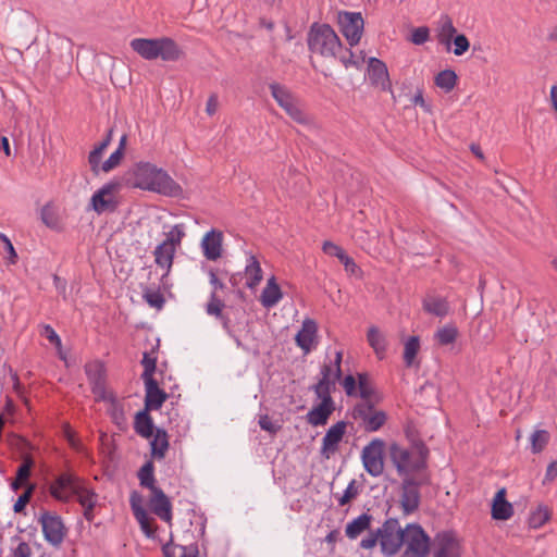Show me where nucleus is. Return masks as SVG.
<instances>
[{"label": "nucleus", "instance_id": "1", "mask_svg": "<svg viewBox=\"0 0 557 557\" xmlns=\"http://www.w3.org/2000/svg\"><path fill=\"white\" fill-rule=\"evenodd\" d=\"M134 186L166 197L183 198L184 190L166 171L150 162H138L133 169Z\"/></svg>", "mask_w": 557, "mask_h": 557}, {"label": "nucleus", "instance_id": "2", "mask_svg": "<svg viewBox=\"0 0 557 557\" xmlns=\"http://www.w3.org/2000/svg\"><path fill=\"white\" fill-rule=\"evenodd\" d=\"M129 46L143 59L148 61L160 58L165 62H175L183 55L181 47L170 37L134 38Z\"/></svg>", "mask_w": 557, "mask_h": 557}, {"label": "nucleus", "instance_id": "3", "mask_svg": "<svg viewBox=\"0 0 557 557\" xmlns=\"http://www.w3.org/2000/svg\"><path fill=\"white\" fill-rule=\"evenodd\" d=\"M391 459L399 475H410L426 467L429 449L422 442H417L411 449H407L396 443L389 447Z\"/></svg>", "mask_w": 557, "mask_h": 557}, {"label": "nucleus", "instance_id": "4", "mask_svg": "<svg viewBox=\"0 0 557 557\" xmlns=\"http://www.w3.org/2000/svg\"><path fill=\"white\" fill-rule=\"evenodd\" d=\"M308 48L312 53L324 58H336L342 50V42L329 24L313 23L308 33Z\"/></svg>", "mask_w": 557, "mask_h": 557}, {"label": "nucleus", "instance_id": "5", "mask_svg": "<svg viewBox=\"0 0 557 557\" xmlns=\"http://www.w3.org/2000/svg\"><path fill=\"white\" fill-rule=\"evenodd\" d=\"M430 484V478L425 473L418 476L406 475L400 485V507L405 516L418 510L421 503L420 487Z\"/></svg>", "mask_w": 557, "mask_h": 557}, {"label": "nucleus", "instance_id": "6", "mask_svg": "<svg viewBox=\"0 0 557 557\" xmlns=\"http://www.w3.org/2000/svg\"><path fill=\"white\" fill-rule=\"evenodd\" d=\"M431 539L418 523H409L405 528L403 545L406 546L403 557H428Z\"/></svg>", "mask_w": 557, "mask_h": 557}, {"label": "nucleus", "instance_id": "7", "mask_svg": "<svg viewBox=\"0 0 557 557\" xmlns=\"http://www.w3.org/2000/svg\"><path fill=\"white\" fill-rule=\"evenodd\" d=\"M269 89L276 103L290 119L300 124L308 122L307 115L299 107L297 98L286 86L278 83H271Z\"/></svg>", "mask_w": 557, "mask_h": 557}, {"label": "nucleus", "instance_id": "8", "mask_svg": "<svg viewBox=\"0 0 557 557\" xmlns=\"http://www.w3.org/2000/svg\"><path fill=\"white\" fill-rule=\"evenodd\" d=\"M377 530L382 552L387 556L395 555L404 543L405 529L400 528L397 519L389 518Z\"/></svg>", "mask_w": 557, "mask_h": 557}, {"label": "nucleus", "instance_id": "9", "mask_svg": "<svg viewBox=\"0 0 557 557\" xmlns=\"http://www.w3.org/2000/svg\"><path fill=\"white\" fill-rule=\"evenodd\" d=\"M352 417L359 421L366 432L379 431L387 420L385 411L375 409L371 401L357 404L352 410Z\"/></svg>", "mask_w": 557, "mask_h": 557}, {"label": "nucleus", "instance_id": "10", "mask_svg": "<svg viewBox=\"0 0 557 557\" xmlns=\"http://www.w3.org/2000/svg\"><path fill=\"white\" fill-rule=\"evenodd\" d=\"M86 374L89 381L94 384L92 391L97 393L102 400L111 403V417L116 424L125 422L123 406L116 400L112 393L107 394L102 383L101 371L98 366H95V370L90 366L86 367Z\"/></svg>", "mask_w": 557, "mask_h": 557}, {"label": "nucleus", "instance_id": "11", "mask_svg": "<svg viewBox=\"0 0 557 557\" xmlns=\"http://www.w3.org/2000/svg\"><path fill=\"white\" fill-rule=\"evenodd\" d=\"M121 188L119 181H110L99 188L90 198V207L98 214L104 212H114L117 209L119 201L115 193Z\"/></svg>", "mask_w": 557, "mask_h": 557}, {"label": "nucleus", "instance_id": "12", "mask_svg": "<svg viewBox=\"0 0 557 557\" xmlns=\"http://www.w3.org/2000/svg\"><path fill=\"white\" fill-rule=\"evenodd\" d=\"M384 446L383 440L374 438L363 447L361 453L364 470L374 478L380 476L384 471Z\"/></svg>", "mask_w": 557, "mask_h": 557}, {"label": "nucleus", "instance_id": "13", "mask_svg": "<svg viewBox=\"0 0 557 557\" xmlns=\"http://www.w3.org/2000/svg\"><path fill=\"white\" fill-rule=\"evenodd\" d=\"M339 29L348 44L354 47L359 44L363 32V18L360 12H337Z\"/></svg>", "mask_w": 557, "mask_h": 557}, {"label": "nucleus", "instance_id": "14", "mask_svg": "<svg viewBox=\"0 0 557 557\" xmlns=\"http://www.w3.org/2000/svg\"><path fill=\"white\" fill-rule=\"evenodd\" d=\"M320 403L314 405L306 414L307 422L312 426H321L327 423L330 416L335 410V401L332 392L312 389Z\"/></svg>", "mask_w": 557, "mask_h": 557}, {"label": "nucleus", "instance_id": "15", "mask_svg": "<svg viewBox=\"0 0 557 557\" xmlns=\"http://www.w3.org/2000/svg\"><path fill=\"white\" fill-rule=\"evenodd\" d=\"M342 359L343 352L337 350L334 360L330 359L329 361H324L321 367L320 379L317 384L312 386V389L326 392H333L335 389L336 383L342 377Z\"/></svg>", "mask_w": 557, "mask_h": 557}, {"label": "nucleus", "instance_id": "16", "mask_svg": "<svg viewBox=\"0 0 557 557\" xmlns=\"http://www.w3.org/2000/svg\"><path fill=\"white\" fill-rule=\"evenodd\" d=\"M82 479L72 472L60 473L49 486L50 495L62 503H67L74 496Z\"/></svg>", "mask_w": 557, "mask_h": 557}, {"label": "nucleus", "instance_id": "17", "mask_svg": "<svg viewBox=\"0 0 557 557\" xmlns=\"http://www.w3.org/2000/svg\"><path fill=\"white\" fill-rule=\"evenodd\" d=\"M39 522L45 540L53 546H59L65 536V527L61 517L50 512H44Z\"/></svg>", "mask_w": 557, "mask_h": 557}, {"label": "nucleus", "instance_id": "18", "mask_svg": "<svg viewBox=\"0 0 557 557\" xmlns=\"http://www.w3.org/2000/svg\"><path fill=\"white\" fill-rule=\"evenodd\" d=\"M346 426L347 423L345 421H338L326 431L321 446V455L323 457L329 459L337 451L338 445L345 435Z\"/></svg>", "mask_w": 557, "mask_h": 557}, {"label": "nucleus", "instance_id": "19", "mask_svg": "<svg viewBox=\"0 0 557 557\" xmlns=\"http://www.w3.org/2000/svg\"><path fill=\"white\" fill-rule=\"evenodd\" d=\"M318 324L312 319H305L301 329L295 336L296 344L305 355L309 354L317 343Z\"/></svg>", "mask_w": 557, "mask_h": 557}, {"label": "nucleus", "instance_id": "20", "mask_svg": "<svg viewBox=\"0 0 557 557\" xmlns=\"http://www.w3.org/2000/svg\"><path fill=\"white\" fill-rule=\"evenodd\" d=\"M434 556L433 557H459V544L451 532L437 533L434 539Z\"/></svg>", "mask_w": 557, "mask_h": 557}, {"label": "nucleus", "instance_id": "21", "mask_svg": "<svg viewBox=\"0 0 557 557\" xmlns=\"http://www.w3.org/2000/svg\"><path fill=\"white\" fill-rule=\"evenodd\" d=\"M457 29L454 26L451 17L443 13L435 23V37L438 45L445 47L447 51L451 49V40L456 36Z\"/></svg>", "mask_w": 557, "mask_h": 557}, {"label": "nucleus", "instance_id": "22", "mask_svg": "<svg viewBox=\"0 0 557 557\" xmlns=\"http://www.w3.org/2000/svg\"><path fill=\"white\" fill-rule=\"evenodd\" d=\"M149 506L152 512L161 520L165 522H170L172 520V504L170 498L160 487L151 491Z\"/></svg>", "mask_w": 557, "mask_h": 557}, {"label": "nucleus", "instance_id": "23", "mask_svg": "<svg viewBox=\"0 0 557 557\" xmlns=\"http://www.w3.org/2000/svg\"><path fill=\"white\" fill-rule=\"evenodd\" d=\"M223 234L214 228L207 232L201 240V249L206 259L218 260L222 255Z\"/></svg>", "mask_w": 557, "mask_h": 557}, {"label": "nucleus", "instance_id": "24", "mask_svg": "<svg viewBox=\"0 0 557 557\" xmlns=\"http://www.w3.org/2000/svg\"><path fill=\"white\" fill-rule=\"evenodd\" d=\"M368 75L371 84L382 90L391 89L389 75L386 64L376 59L370 58Z\"/></svg>", "mask_w": 557, "mask_h": 557}, {"label": "nucleus", "instance_id": "25", "mask_svg": "<svg viewBox=\"0 0 557 557\" xmlns=\"http://www.w3.org/2000/svg\"><path fill=\"white\" fill-rule=\"evenodd\" d=\"M145 383V408L146 410H158L168 399V394L161 389L156 379L144 381Z\"/></svg>", "mask_w": 557, "mask_h": 557}, {"label": "nucleus", "instance_id": "26", "mask_svg": "<svg viewBox=\"0 0 557 557\" xmlns=\"http://www.w3.org/2000/svg\"><path fill=\"white\" fill-rule=\"evenodd\" d=\"M422 308L426 313L441 319L445 318L450 310L448 300L445 297L434 293L425 295V297L422 299Z\"/></svg>", "mask_w": 557, "mask_h": 557}, {"label": "nucleus", "instance_id": "27", "mask_svg": "<svg viewBox=\"0 0 557 557\" xmlns=\"http://www.w3.org/2000/svg\"><path fill=\"white\" fill-rule=\"evenodd\" d=\"M246 265H245V276H246V286L250 289L256 288L263 278V272L260 265L259 260L251 252H247Z\"/></svg>", "mask_w": 557, "mask_h": 557}, {"label": "nucleus", "instance_id": "28", "mask_svg": "<svg viewBox=\"0 0 557 557\" xmlns=\"http://www.w3.org/2000/svg\"><path fill=\"white\" fill-rule=\"evenodd\" d=\"M513 515L512 505L506 500V490L500 488L492 503V518L495 520H508Z\"/></svg>", "mask_w": 557, "mask_h": 557}, {"label": "nucleus", "instance_id": "29", "mask_svg": "<svg viewBox=\"0 0 557 557\" xmlns=\"http://www.w3.org/2000/svg\"><path fill=\"white\" fill-rule=\"evenodd\" d=\"M283 298V293L281 290V287L276 283V280L274 276L270 277L267 282L265 287L262 289V293L260 295V302L261 305L267 308H273L276 306L281 299Z\"/></svg>", "mask_w": 557, "mask_h": 557}, {"label": "nucleus", "instance_id": "30", "mask_svg": "<svg viewBox=\"0 0 557 557\" xmlns=\"http://www.w3.org/2000/svg\"><path fill=\"white\" fill-rule=\"evenodd\" d=\"M224 307L225 304L219 295L210 293L209 300L206 305L207 314L221 321L223 329L230 331V317L223 313Z\"/></svg>", "mask_w": 557, "mask_h": 557}, {"label": "nucleus", "instance_id": "31", "mask_svg": "<svg viewBox=\"0 0 557 557\" xmlns=\"http://www.w3.org/2000/svg\"><path fill=\"white\" fill-rule=\"evenodd\" d=\"M175 251L176 249L174 247L164 243L159 244L153 251L156 264L165 270L162 278H164L171 271Z\"/></svg>", "mask_w": 557, "mask_h": 557}, {"label": "nucleus", "instance_id": "32", "mask_svg": "<svg viewBox=\"0 0 557 557\" xmlns=\"http://www.w3.org/2000/svg\"><path fill=\"white\" fill-rule=\"evenodd\" d=\"M134 430L139 436L144 438L152 437L156 431L152 418L149 414V410L143 409L135 414Z\"/></svg>", "mask_w": 557, "mask_h": 557}, {"label": "nucleus", "instance_id": "33", "mask_svg": "<svg viewBox=\"0 0 557 557\" xmlns=\"http://www.w3.org/2000/svg\"><path fill=\"white\" fill-rule=\"evenodd\" d=\"M150 442L151 455L154 459H164L169 449V436L165 430L157 428Z\"/></svg>", "mask_w": 557, "mask_h": 557}, {"label": "nucleus", "instance_id": "34", "mask_svg": "<svg viewBox=\"0 0 557 557\" xmlns=\"http://www.w3.org/2000/svg\"><path fill=\"white\" fill-rule=\"evenodd\" d=\"M367 339L379 359H383L387 349L385 335L376 327L371 326L367 333Z\"/></svg>", "mask_w": 557, "mask_h": 557}, {"label": "nucleus", "instance_id": "35", "mask_svg": "<svg viewBox=\"0 0 557 557\" xmlns=\"http://www.w3.org/2000/svg\"><path fill=\"white\" fill-rule=\"evenodd\" d=\"M372 517L368 513H362L355 518L346 525V536L350 540L357 539L363 531L370 528Z\"/></svg>", "mask_w": 557, "mask_h": 557}, {"label": "nucleus", "instance_id": "36", "mask_svg": "<svg viewBox=\"0 0 557 557\" xmlns=\"http://www.w3.org/2000/svg\"><path fill=\"white\" fill-rule=\"evenodd\" d=\"M138 480L143 487H147L151 491L154 488H158L159 486L156 485V478H154V466L151 460L146 461L141 468L138 471Z\"/></svg>", "mask_w": 557, "mask_h": 557}, {"label": "nucleus", "instance_id": "37", "mask_svg": "<svg viewBox=\"0 0 557 557\" xmlns=\"http://www.w3.org/2000/svg\"><path fill=\"white\" fill-rule=\"evenodd\" d=\"M74 496L77 497L78 503L84 509H94L97 505V494L92 490L87 488L83 481L79 483Z\"/></svg>", "mask_w": 557, "mask_h": 557}, {"label": "nucleus", "instance_id": "38", "mask_svg": "<svg viewBox=\"0 0 557 557\" xmlns=\"http://www.w3.org/2000/svg\"><path fill=\"white\" fill-rule=\"evenodd\" d=\"M111 132L112 131H110L108 136L101 143H99V145L96 146L94 148V150H91L89 152L88 162L90 164L91 171L96 174L99 172L102 152L104 151V149L109 146V144L111 141Z\"/></svg>", "mask_w": 557, "mask_h": 557}, {"label": "nucleus", "instance_id": "39", "mask_svg": "<svg viewBox=\"0 0 557 557\" xmlns=\"http://www.w3.org/2000/svg\"><path fill=\"white\" fill-rule=\"evenodd\" d=\"M126 135H123L120 139L119 147L116 148V150L112 152L110 157L101 164L100 169L103 172L108 173L120 164L123 158V151L126 145Z\"/></svg>", "mask_w": 557, "mask_h": 557}, {"label": "nucleus", "instance_id": "40", "mask_svg": "<svg viewBox=\"0 0 557 557\" xmlns=\"http://www.w3.org/2000/svg\"><path fill=\"white\" fill-rule=\"evenodd\" d=\"M420 349V338L418 336H410L404 347V362L406 367L410 368L414 364V359Z\"/></svg>", "mask_w": 557, "mask_h": 557}, {"label": "nucleus", "instance_id": "41", "mask_svg": "<svg viewBox=\"0 0 557 557\" xmlns=\"http://www.w3.org/2000/svg\"><path fill=\"white\" fill-rule=\"evenodd\" d=\"M435 85L446 92L451 91L457 83V75L453 70L441 71L434 78Z\"/></svg>", "mask_w": 557, "mask_h": 557}, {"label": "nucleus", "instance_id": "42", "mask_svg": "<svg viewBox=\"0 0 557 557\" xmlns=\"http://www.w3.org/2000/svg\"><path fill=\"white\" fill-rule=\"evenodd\" d=\"M550 440V434L546 430H535L530 436L531 450L533 454H540L546 447Z\"/></svg>", "mask_w": 557, "mask_h": 557}, {"label": "nucleus", "instance_id": "43", "mask_svg": "<svg viewBox=\"0 0 557 557\" xmlns=\"http://www.w3.org/2000/svg\"><path fill=\"white\" fill-rule=\"evenodd\" d=\"M458 336V330L454 324H446L438 329L434 335L440 345L453 344Z\"/></svg>", "mask_w": 557, "mask_h": 557}, {"label": "nucleus", "instance_id": "44", "mask_svg": "<svg viewBox=\"0 0 557 557\" xmlns=\"http://www.w3.org/2000/svg\"><path fill=\"white\" fill-rule=\"evenodd\" d=\"M135 518L140 525L141 531L147 537L154 536V528L152 527L151 519L145 508L135 509Z\"/></svg>", "mask_w": 557, "mask_h": 557}, {"label": "nucleus", "instance_id": "45", "mask_svg": "<svg viewBox=\"0 0 557 557\" xmlns=\"http://www.w3.org/2000/svg\"><path fill=\"white\" fill-rule=\"evenodd\" d=\"M357 389L363 401H370L371 396L374 394V388L371 385L367 373L358 374Z\"/></svg>", "mask_w": 557, "mask_h": 557}, {"label": "nucleus", "instance_id": "46", "mask_svg": "<svg viewBox=\"0 0 557 557\" xmlns=\"http://www.w3.org/2000/svg\"><path fill=\"white\" fill-rule=\"evenodd\" d=\"M184 236H185L184 225L176 224L166 234V238L162 243L168 244L176 249V247L181 245Z\"/></svg>", "mask_w": 557, "mask_h": 557}, {"label": "nucleus", "instance_id": "47", "mask_svg": "<svg viewBox=\"0 0 557 557\" xmlns=\"http://www.w3.org/2000/svg\"><path fill=\"white\" fill-rule=\"evenodd\" d=\"M335 59H338L341 63L346 67H359L363 60L360 58H357L350 50H341V52H337V57Z\"/></svg>", "mask_w": 557, "mask_h": 557}, {"label": "nucleus", "instance_id": "48", "mask_svg": "<svg viewBox=\"0 0 557 557\" xmlns=\"http://www.w3.org/2000/svg\"><path fill=\"white\" fill-rule=\"evenodd\" d=\"M141 364L144 367V372L141 374L143 381L154 379L153 374L156 372L157 358L150 356L148 352H145L143 356Z\"/></svg>", "mask_w": 557, "mask_h": 557}, {"label": "nucleus", "instance_id": "49", "mask_svg": "<svg viewBox=\"0 0 557 557\" xmlns=\"http://www.w3.org/2000/svg\"><path fill=\"white\" fill-rule=\"evenodd\" d=\"M143 297L150 307L156 309H161L165 302L163 295L154 289H146Z\"/></svg>", "mask_w": 557, "mask_h": 557}, {"label": "nucleus", "instance_id": "50", "mask_svg": "<svg viewBox=\"0 0 557 557\" xmlns=\"http://www.w3.org/2000/svg\"><path fill=\"white\" fill-rule=\"evenodd\" d=\"M62 433L71 448H73L76 451L83 450V444L76 437L74 431L71 429V425L69 423L63 424Z\"/></svg>", "mask_w": 557, "mask_h": 557}, {"label": "nucleus", "instance_id": "51", "mask_svg": "<svg viewBox=\"0 0 557 557\" xmlns=\"http://www.w3.org/2000/svg\"><path fill=\"white\" fill-rule=\"evenodd\" d=\"M451 44H454L453 52L457 57L465 54L470 47V42L463 34H456L451 40Z\"/></svg>", "mask_w": 557, "mask_h": 557}, {"label": "nucleus", "instance_id": "52", "mask_svg": "<svg viewBox=\"0 0 557 557\" xmlns=\"http://www.w3.org/2000/svg\"><path fill=\"white\" fill-rule=\"evenodd\" d=\"M430 39V29L426 26H420L412 30L411 33V42L420 46L425 44Z\"/></svg>", "mask_w": 557, "mask_h": 557}, {"label": "nucleus", "instance_id": "53", "mask_svg": "<svg viewBox=\"0 0 557 557\" xmlns=\"http://www.w3.org/2000/svg\"><path fill=\"white\" fill-rule=\"evenodd\" d=\"M33 465L34 461L30 457L25 458L21 463L16 471V479L20 481V484H24V482L28 480Z\"/></svg>", "mask_w": 557, "mask_h": 557}, {"label": "nucleus", "instance_id": "54", "mask_svg": "<svg viewBox=\"0 0 557 557\" xmlns=\"http://www.w3.org/2000/svg\"><path fill=\"white\" fill-rule=\"evenodd\" d=\"M0 240L4 245V250L8 253V260L10 264H15L17 262V253L13 247V244L11 243L10 238L0 232Z\"/></svg>", "mask_w": 557, "mask_h": 557}, {"label": "nucleus", "instance_id": "55", "mask_svg": "<svg viewBox=\"0 0 557 557\" xmlns=\"http://www.w3.org/2000/svg\"><path fill=\"white\" fill-rule=\"evenodd\" d=\"M358 494L357 487H356V481L351 480L347 487L344 491L343 496L338 499L339 506H345L348 504L352 498H355Z\"/></svg>", "mask_w": 557, "mask_h": 557}, {"label": "nucleus", "instance_id": "56", "mask_svg": "<svg viewBox=\"0 0 557 557\" xmlns=\"http://www.w3.org/2000/svg\"><path fill=\"white\" fill-rule=\"evenodd\" d=\"M41 335L45 336L57 348H60L62 346L60 336L57 334V332L51 325L45 324L42 326Z\"/></svg>", "mask_w": 557, "mask_h": 557}, {"label": "nucleus", "instance_id": "57", "mask_svg": "<svg viewBox=\"0 0 557 557\" xmlns=\"http://www.w3.org/2000/svg\"><path fill=\"white\" fill-rule=\"evenodd\" d=\"M339 261L343 263L345 271L351 275H359L361 270L357 265V263L354 261L351 257H349L347 253L342 255Z\"/></svg>", "mask_w": 557, "mask_h": 557}, {"label": "nucleus", "instance_id": "58", "mask_svg": "<svg viewBox=\"0 0 557 557\" xmlns=\"http://www.w3.org/2000/svg\"><path fill=\"white\" fill-rule=\"evenodd\" d=\"M322 250L324 253L336 257L338 260L341 259L342 255L346 253L342 247L330 240L323 243Z\"/></svg>", "mask_w": 557, "mask_h": 557}, {"label": "nucleus", "instance_id": "59", "mask_svg": "<svg viewBox=\"0 0 557 557\" xmlns=\"http://www.w3.org/2000/svg\"><path fill=\"white\" fill-rule=\"evenodd\" d=\"M259 425L263 431H267L271 434L277 433V431L281 429L280 425L272 422L268 414H263L260 417Z\"/></svg>", "mask_w": 557, "mask_h": 557}, {"label": "nucleus", "instance_id": "60", "mask_svg": "<svg viewBox=\"0 0 557 557\" xmlns=\"http://www.w3.org/2000/svg\"><path fill=\"white\" fill-rule=\"evenodd\" d=\"M209 283L212 286L211 293L218 294L219 290H223L225 288V284L219 278L218 273L211 269L208 272Z\"/></svg>", "mask_w": 557, "mask_h": 557}, {"label": "nucleus", "instance_id": "61", "mask_svg": "<svg viewBox=\"0 0 557 557\" xmlns=\"http://www.w3.org/2000/svg\"><path fill=\"white\" fill-rule=\"evenodd\" d=\"M380 540L379 530L370 532L368 536L361 540L360 547L364 549H372Z\"/></svg>", "mask_w": 557, "mask_h": 557}, {"label": "nucleus", "instance_id": "62", "mask_svg": "<svg viewBox=\"0 0 557 557\" xmlns=\"http://www.w3.org/2000/svg\"><path fill=\"white\" fill-rule=\"evenodd\" d=\"M342 385L346 392V394L348 396H354L356 395V392H357V382H356V379L349 374V375H346L342 382Z\"/></svg>", "mask_w": 557, "mask_h": 557}, {"label": "nucleus", "instance_id": "63", "mask_svg": "<svg viewBox=\"0 0 557 557\" xmlns=\"http://www.w3.org/2000/svg\"><path fill=\"white\" fill-rule=\"evenodd\" d=\"M32 495V490H28L24 492L22 495L18 496L17 500L15 502L13 506V510L15 512H22L25 508V506L28 504Z\"/></svg>", "mask_w": 557, "mask_h": 557}, {"label": "nucleus", "instance_id": "64", "mask_svg": "<svg viewBox=\"0 0 557 557\" xmlns=\"http://www.w3.org/2000/svg\"><path fill=\"white\" fill-rule=\"evenodd\" d=\"M32 548L26 542H21L13 550V557H30Z\"/></svg>", "mask_w": 557, "mask_h": 557}]
</instances>
